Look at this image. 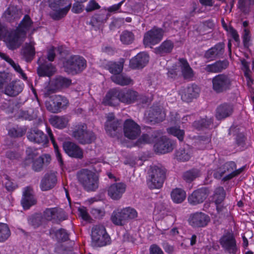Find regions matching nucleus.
I'll return each instance as SVG.
<instances>
[{
    "instance_id": "nucleus-55",
    "label": "nucleus",
    "mask_w": 254,
    "mask_h": 254,
    "mask_svg": "<svg viewBox=\"0 0 254 254\" xmlns=\"http://www.w3.org/2000/svg\"><path fill=\"white\" fill-rule=\"evenodd\" d=\"M167 131L170 134L176 136L180 141L183 140L185 135L184 130L181 129L179 127H173L167 128Z\"/></svg>"
},
{
    "instance_id": "nucleus-35",
    "label": "nucleus",
    "mask_w": 254,
    "mask_h": 254,
    "mask_svg": "<svg viewBox=\"0 0 254 254\" xmlns=\"http://www.w3.org/2000/svg\"><path fill=\"white\" fill-rule=\"evenodd\" d=\"M55 72V67L51 63L47 62L42 64L37 68V73L40 76H52Z\"/></svg>"
},
{
    "instance_id": "nucleus-49",
    "label": "nucleus",
    "mask_w": 254,
    "mask_h": 254,
    "mask_svg": "<svg viewBox=\"0 0 254 254\" xmlns=\"http://www.w3.org/2000/svg\"><path fill=\"white\" fill-rule=\"evenodd\" d=\"M49 121L53 126L60 129L65 127L68 122L64 117L57 116L51 118Z\"/></svg>"
},
{
    "instance_id": "nucleus-63",
    "label": "nucleus",
    "mask_w": 254,
    "mask_h": 254,
    "mask_svg": "<svg viewBox=\"0 0 254 254\" xmlns=\"http://www.w3.org/2000/svg\"><path fill=\"white\" fill-rule=\"evenodd\" d=\"M6 182L5 183V188L8 191H13L17 187V185L14 182L9 180L8 176H6Z\"/></svg>"
},
{
    "instance_id": "nucleus-46",
    "label": "nucleus",
    "mask_w": 254,
    "mask_h": 254,
    "mask_svg": "<svg viewBox=\"0 0 254 254\" xmlns=\"http://www.w3.org/2000/svg\"><path fill=\"white\" fill-rule=\"evenodd\" d=\"M173 201L177 203L182 202L186 198V192L181 189L176 188L173 190L171 194Z\"/></svg>"
},
{
    "instance_id": "nucleus-51",
    "label": "nucleus",
    "mask_w": 254,
    "mask_h": 254,
    "mask_svg": "<svg viewBox=\"0 0 254 254\" xmlns=\"http://www.w3.org/2000/svg\"><path fill=\"white\" fill-rule=\"evenodd\" d=\"M226 193L222 187L217 188L214 192L213 199L216 204H220L225 198Z\"/></svg>"
},
{
    "instance_id": "nucleus-7",
    "label": "nucleus",
    "mask_w": 254,
    "mask_h": 254,
    "mask_svg": "<svg viewBox=\"0 0 254 254\" xmlns=\"http://www.w3.org/2000/svg\"><path fill=\"white\" fill-rule=\"evenodd\" d=\"M67 0H49V7L52 9L50 16L54 20H58L64 17L71 7V3L66 5Z\"/></svg>"
},
{
    "instance_id": "nucleus-11",
    "label": "nucleus",
    "mask_w": 254,
    "mask_h": 254,
    "mask_svg": "<svg viewBox=\"0 0 254 254\" xmlns=\"http://www.w3.org/2000/svg\"><path fill=\"white\" fill-rule=\"evenodd\" d=\"M164 31L161 28L153 27L146 32L143 37V44L145 46L155 45L159 43L162 39Z\"/></svg>"
},
{
    "instance_id": "nucleus-5",
    "label": "nucleus",
    "mask_w": 254,
    "mask_h": 254,
    "mask_svg": "<svg viewBox=\"0 0 254 254\" xmlns=\"http://www.w3.org/2000/svg\"><path fill=\"white\" fill-rule=\"evenodd\" d=\"M233 80L229 75L220 73L211 79L212 89L216 94H221L231 89Z\"/></svg>"
},
{
    "instance_id": "nucleus-62",
    "label": "nucleus",
    "mask_w": 254,
    "mask_h": 254,
    "mask_svg": "<svg viewBox=\"0 0 254 254\" xmlns=\"http://www.w3.org/2000/svg\"><path fill=\"white\" fill-rule=\"evenodd\" d=\"M11 80L8 73L0 72V89L2 88L4 84L9 82Z\"/></svg>"
},
{
    "instance_id": "nucleus-20",
    "label": "nucleus",
    "mask_w": 254,
    "mask_h": 254,
    "mask_svg": "<svg viewBox=\"0 0 254 254\" xmlns=\"http://www.w3.org/2000/svg\"><path fill=\"white\" fill-rule=\"evenodd\" d=\"M64 152L70 157L82 159L83 157L82 149L76 143L71 141H65L63 143Z\"/></svg>"
},
{
    "instance_id": "nucleus-8",
    "label": "nucleus",
    "mask_w": 254,
    "mask_h": 254,
    "mask_svg": "<svg viewBox=\"0 0 254 254\" xmlns=\"http://www.w3.org/2000/svg\"><path fill=\"white\" fill-rule=\"evenodd\" d=\"M68 101L66 97L60 95H55L50 97L49 101L45 102V106L48 111L53 113L61 112L62 109L66 108Z\"/></svg>"
},
{
    "instance_id": "nucleus-39",
    "label": "nucleus",
    "mask_w": 254,
    "mask_h": 254,
    "mask_svg": "<svg viewBox=\"0 0 254 254\" xmlns=\"http://www.w3.org/2000/svg\"><path fill=\"white\" fill-rule=\"evenodd\" d=\"M111 220L114 224L118 226H123L127 223L123 209L114 211L111 216Z\"/></svg>"
},
{
    "instance_id": "nucleus-41",
    "label": "nucleus",
    "mask_w": 254,
    "mask_h": 254,
    "mask_svg": "<svg viewBox=\"0 0 254 254\" xmlns=\"http://www.w3.org/2000/svg\"><path fill=\"white\" fill-rule=\"evenodd\" d=\"M115 91H119V90L114 89L107 93L103 101L106 105L114 106L118 104L119 96L114 94Z\"/></svg>"
},
{
    "instance_id": "nucleus-54",
    "label": "nucleus",
    "mask_w": 254,
    "mask_h": 254,
    "mask_svg": "<svg viewBox=\"0 0 254 254\" xmlns=\"http://www.w3.org/2000/svg\"><path fill=\"white\" fill-rule=\"evenodd\" d=\"M10 235V231L7 225L0 223V242L7 240Z\"/></svg>"
},
{
    "instance_id": "nucleus-29",
    "label": "nucleus",
    "mask_w": 254,
    "mask_h": 254,
    "mask_svg": "<svg viewBox=\"0 0 254 254\" xmlns=\"http://www.w3.org/2000/svg\"><path fill=\"white\" fill-rule=\"evenodd\" d=\"M179 66L180 67L182 75L185 79L190 80L194 76V72L190 66L187 60L180 59Z\"/></svg>"
},
{
    "instance_id": "nucleus-23",
    "label": "nucleus",
    "mask_w": 254,
    "mask_h": 254,
    "mask_svg": "<svg viewBox=\"0 0 254 254\" xmlns=\"http://www.w3.org/2000/svg\"><path fill=\"white\" fill-rule=\"evenodd\" d=\"M148 61V55L144 52H140L130 60L129 66L133 69L142 68L147 64Z\"/></svg>"
},
{
    "instance_id": "nucleus-34",
    "label": "nucleus",
    "mask_w": 254,
    "mask_h": 254,
    "mask_svg": "<svg viewBox=\"0 0 254 254\" xmlns=\"http://www.w3.org/2000/svg\"><path fill=\"white\" fill-rule=\"evenodd\" d=\"M33 24V22L29 15L26 14L20 21L16 30L22 35L26 36V33L30 30Z\"/></svg>"
},
{
    "instance_id": "nucleus-16",
    "label": "nucleus",
    "mask_w": 254,
    "mask_h": 254,
    "mask_svg": "<svg viewBox=\"0 0 254 254\" xmlns=\"http://www.w3.org/2000/svg\"><path fill=\"white\" fill-rule=\"evenodd\" d=\"M200 89L195 84H191L179 91L182 100L186 102H190L193 99L196 98L199 95Z\"/></svg>"
},
{
    "instance_id": "nucleus-12",
    "label": "nucleus",
    "mask_w": 254,
    "mask_h": 254,
    "mask_svg": "<svg viewBox=\"0 0 254 254\" xmlns=\"http://www.w3.org/2000/svg\"><path fill=\"white\" fill-rule=\"evenodd\" d=\"M25 36L22 35L16 29L7 34L5 37V43L7 48L12 51L19 48L24 42Z\"/></svg>"
},
{
    "instance_id": "nucleus-10",
    "label": "nucleus",
    "mask_w": 254,
    "mask_h": 254,
    "mask_svg": "<svg viewBox=\"0 0 254 254\" xmlns=\"http://www.w3.org/2000/svg\"><path fill=\"white\" fill-rule=\"evenodd\" d=\"M243 170L242 167L239 169H236V164L233 161H230L225 163L222 168V170H220L214 174L215 178L220 179L224 174L228 173L223 179L224 182L229 181L233 177L240 174Z\"/></svg>"
},
{
    "instance_id": "nucleus-47",
    "label": "nucleus",
    "mask_w": 254,
    "mask_h": 254,
    "mask_svg": "<svg viewBox=\"0 0 254 254\" xmlns=\"http://www.w3.org/2000/svg\"><path fill=\"white\" fill-rule=\"evenodd\" d=\"M120 38L122 44L128 45L133 42L135 40V35L132 31L126 30L122 32Z\"/></svg>"
},
{
    "instance_id": "nucleus-21",
    "label": "nucleus",
    "mask_w": 254,
    "mask_h": 254,
    "mask_svg": "<svg viewBox=\"0 0 254 254\" xmlns=\"http://www.w3.org/2000/svg\"><path fill=\"white\" fill-rule=\"evenodd\" d=\"M224 43H218L205 52L204 57L210 61L222 58L224 53Z\"/></svg>"
},
{
    "instance_id": "nucleus-6",
    "label": "nucleus",
    "mask_w": 254,
    "mask_h": 254,
    "mask_svg": "<svg viewBox=\"0 0 254 254\" xmlns=\"http://www.w3.org/2000/svg\"><path fill=\"white\" fill-rule=\"evenodd\" d=\"M91 243L94 247H101L109 245L111 238L102 225H95L91 231Z\"/></svg>"
},
{
    "instance_id": "nucleus-58",
    "label": "nucleus",
    "mask_w": 254,
    "mask_h": 254,
    "mask_svg": "<svg viewBox=\"0 0 254 254\" xmlns=\"http://www.w3.org/2000/svg\"><path fill=\"white\" fill-rule=\"evenodd\" d=\"M66 219V216L63 209L57 207L55 208L53 220L56 223H59Z\"/></svg>"
},
{
    "instance_id": "nucleus-57",
    "label": "nucleus",
    "mask_w": 254,
    "mask_h": 254,
    "mask_svg": "<svg viewBox=\"0 0 254 254\" xmlns=\"http://www.w3.org/2000/svg\"><path fill=\"white\" fill-rule=\"evenodd\" d=\"M123 210L127 223L129 220L134 219L137 216V213L134 208L128 207L123 208Z\"/></svg>"
},
{
    "instance_id": "nucleus-61",
    "label": "nucleus",
    "mask_w": 254,
    "mask_h": 254,
    "mask_svg": "<svg viewBox=\"0 0 254 254\" xmlns=\"http://www.w3.org/2000/svg\"><path fill=\"white\" fill-rule=\"evenodd\" d=\"M57 88L54 86L53 81H52L48 86H47L43 90V95L44 97H49L51 94L55 93L57 91Z\"/></svg>"
},
{
    "instance_id": "nucleus-56",
    "label": "nucleus",
    "mask_w": 254,
    "mask_h": 254,
    "mask_svg": "<svg viewBox=\"0 0 254 254\" xmlns=\"http://www.w3.org/2000/svg\"><path fill=\"white\" fill-rule=\"evenodd\" d=\"M26 131V129L25 128L17 127L10 128L8 130V134L11 137H19L25 134Z\"/></svg>"
},
{
    "instance_id": "nucleus-24",
    "label": "nucleus",
    "mask_w": 254,
    "mask_h": 254,
    "mask_svg": "<svg viewBox=\"0 0 254 254\" xmlns=\"http://www.w3.org/2000/svg\"><path fill=\"white\" fill-rule=\"evenodd\" d=\"M126 185L123 183H115L111 185L108 190V195L114 200L120 199L125 192Z\"/></svg>"
},
{
    "instance_id": "nucleus-36",
    "label": "nucleus",
    "mask_w": 254,
    "mask_h": 254,
    "mask_svg": "<svg viewBox=\"0 0 254 254\" xmlns=\"http://www.w3.org/2000/svg\"><path fill=\"white\" fill-rule=\"evenodd\" d=\"M111 79L116 84L123 86L133 83V80L129 76L123 73L113 75L111 76Z\"/></svg>"
},
{
    "instance_id": "nucleus-26",
    "label": "nucleus",
    "mask_w": 254,
    "mask_h": 254,
    "mask_svg": "<svg viewBox=\"0 0 254 254\" xmlns=\"http://www.w3.org/2000/svg\"><path fill=\"white\" fill-rule=\"evenodd\" d=\"M57 179L54 173L46 174L41 181L40 188L42 191H47L53 188L56 185Z\"/></svg>"
},
{
    "instance_id": "nucleus-60",
    "label": "nucleus",
    "mask_w": 254,
    "mask_h": 254,
    "mask_svg": "<svg viewBox=\"0 0 254 254\" xmlns=\"http://www.w3.org/2000/svg\"><path fill=\"white\" fill-rule=\"evenodd\" d=\"M42 216L40 214H35L31 216L28 219V223L34 228L40 226L42 222Z\"/></svg>"
},
{
    "instance_id": "nucleus-38",
    "label": "nucleus",
    "mask_w": 254,
    "mask_h": 254,
    "mask_svg": "<svg viewBox=\"0 0 254 254\" xmlns=\"http://www.w3.org/2000/svg\"><path fill=\"white\" fill-rule=\"evenodd\" d=\"M192 149L188 145L179 148L176 152L177 160L181 161H188L191 156Z\"/></svg>"
},
{
    "instance_id": "nucleus-52",
    "label": "nucleus",
    "mask_w": 254,
    "mask_h": 254,
    "mask_svg": "<svg viewBox=\"0 0 254 254\" xmlns=\"http://www.w3.org/2000/svg\"><path fill=\"white\" fill-rule=\"evenodd\" d=\"M47 133L50 138V139H51L52 143L53 144V145L54 147L55 152L56 154L57 159L58 161H59V162L60 163L61 166H62L64 164L63 160V159L62 157V155L59 151L58 145L56 143V141L54 139V135L52 133V131L51 129L48 127L47 128Z\"/></svg>"
},
{
    "instance_id": "nucleus-13",
    "label": "nucleus",
    "mask_w": 254,
    "mask_h": 254,
    "mask_svg": "<svg viewBox=\"0 0 254 254\" xmlns=\"http://www.w3.org/2000/svg\"><path fill=\"white\" fill-rule=\"evenodd\" d=\"M114 94L119 96V101L126 104L134 103L138 97V93L131 89L124 88L115 91Z\"/></svg>"
},
{
    "instance_id": "nucleus-22",
    "label": "nucleus",
    "mask_w": 254,
    "mask_h": 254,
    "mask_svg": "<svg viewBox=\"0 0 254 254\" xmlns=\"http://www.w3.org/2000/svg\"><path fill=\"white\" fill-rule=\"evenodd\" d=\"M233 112L234 106L232 104L224 103L217 107L215 116L217 120H221L230 117Z\"/></svg>"
},
{
    "instance_id": "nucleus-3",
    "label": "nucleus",
    "mask_w": 254,
    "mask_h": 254,
    "mask_svg": "<svg viewBox=\"0 0 254 254\" xmlns=\"http://www.w3.org/2000/svg\"><path fill=\"white\" fill-rule=\"evenodd\" d=\"M63 64L64 71L73 75L80 73L87 66L85 59L79 55L71 56L65 60Z\"/></svg>"
},
{
    "instance_id": "nucleus-18",
    "label": "nucleus",
    "mask_w": 254,
    "mask_h": 254,
    "mask_svg": "<svg viewBox=\"0 0 254 254\" xmlns=\"http://www.w3.org/2000/svg\"><path fill=\"white\" fill-rule=\"evenodd\" d=\"M174 147V143L173 141L166 136H162L154 144V148L155 152L165 154L172 151Z\"/></svg>"
},
{
    "instance_id": "nucleus-31",
    "label": "nucleus",
    "mask_w": 254,
    "mask_h": 254,
    "mask_svg": "<svg viewBox=\"0 0 254 254\" xmlns=\"http://www.w3.org/2000/svg\"><path fill=\"white\" fill-rule=\"evenodd\" d=\"M36 200L34 198L30 188H26L23 192L21 204L24 209H28L31 206L35 204Z\"/></svg>"
},
{
    "instance_id": "nucleus-28",
    "label": "nucleus",
    "mask_w": 254,
    "mask_h": 254,
    "mask_svg": "<svg viewBox=\"0 0 254 254\" xmlns=\"http://www.w3.org/2000/svg\"><path fill=\"white\" fill-rule=\"evenodd\" d=\"M228 65L229 62L227 60H219L212 64L206 65L204 69L207 72L219 73L225 69Z\"/></svg>"
},
{
    "instance_id": "nucleus-48",
    "label": "nucleus",
    "mask_w": 254,
    "mask_h": 254,
    "mask_svg": "<svg viewBox=\"0 0 254 254\" xmlns=\"http://www.w3.org/2000/svg\"><path fill=\"white\" fill-rule=\"evenodd\" d=\"M122 122L121 120L113 121L109 124V126L105 125V129L107 133L111 136L115 135L116 132L121 130Z\"/></svg>"
},
{
    "instance_id": "nucleus-1",
    "label": "nucleus",
    "mask_w": 254,
    "mask_h": 254,
    "mask_svg": "<svg viewBox=\"0 0 254 254\" xmlns=\"http://www.w3.org/2000/svg\"><path fill=\"white\" fill-rule=\"evenodd\" d=\"M79 183L87 191H95L99 187V179L96 174L87 169H82L76 173Z\"/></svg>"
},
{
    "instance_id": "nucleus-50",
    "label": "nucleus",
    "mask_w": 254,
    "mask_h": 254,
    "mask_svg": "<svg viewBox=\"0 0 254 254\" xmlns=\"http://www.w3.org/2000/svg\"><path fill=\"white\" fill-rule=\"evenodd\" d=\"M201 175L200 171L197 169H192L184 173L183 179L188 183H190Z\"/></svg>"
},
{
    "instance_id": "nucleus-30",
    "label": "nucleus",
    "mask_w": 254,
    "mask_h": 254,
    "mask_svg": "<svg viewBox=\"0 0 254 254\" xmlns=\"http://www.w3.org/2000/svg\"><path fill=\"white\" fill-rule=\"evenodd\" d=\"M34 43L30 42L26 43L21 49L20 54L27 62H30L35 55V50L34 47Z\"/></svg>"
},
{
    "instance_id": "nucleus-14",
    "label": "nucleus",
    "mask_w": 254,
    "mask_h": 254,
    "mask_svg": "<svg viewBox=\"0 0 254 254\" xmlns=\"http://www.w3.org/2000/svg\"><path fill=\"white\" fill-rule=\"evenodd\" d=\"M124 132L126 137L130 139H135L140 134V127L131 119L126 120L124 124Z\"/></svg>"
},
{
    "instance_id": "nucleus-40",
    "label": "nucleus",
    "mask_w": 254,
    "mask_h": 254,
    "mask_svg": "<svg viewBox=\"0 0 254 254\" xmlns=\"http://www.w3.org/2000/svg\"><path fill=\"white\" fill-rule=\"evenodd\" d=\"M174 43L171 40H165L157 48L155 49L156 53L164 55L170 53L173 48Z\"/></svg>"
},
{
    "instance_id": "nucleus-2",
    "label": "nucleus",
    "mask_w": 254,
    "mask_h": 254,
    "mask_svg": "<svg viewBox=\"0 0 254 254\" xmlns=\"http://www.w3.org/2000/svg\"><path fill=\"white\" fill-rule=\"evenodd\" d=\"M147 183L150 189L161 188L166 178V169L157 166H151L147 172Z\"/></svg>"
},
{
    "instance_id": "nucleus-9",
    "label": "nucleus",
    "mask_w": 254,
    "mask_h": 254,
    "mask_svg": "<svg viewBox=\"0 0 254 254\" xmlns=\"http://www.w3.org/2000/svg\"><path fill=\"white\" fill-rule=\"evenodd\" d=\"M31 148H28L26 149L27 158L29 160L32 161V169L35 172H40L43 169L44 165H47L51 160V156L49 154H45L36 158L37 153L34 152Z\"/></svg>"
},
{
    "instance_id": "nucleus-43",
    "label": "nucleus",
    "mask_w": 254,
    "mask_h": 254,
    "mask_svg": "<svg viewBox=\"0 0 254 254\" xmlns=\"http://www.w3.org/2000/svg\"><path fill=\"white\" fill-rule=\"evenodd\" d=\"M124 59H121L119 64L115 62H109L106 65L108 70L113 75L120 73L123 69Z\"/></svg>"
},
{
    "instance_id": "nucleus-4",
    "label": "nucleus",
    "mask_w": 254,
    "mask_h": 254,
    "mask_svg": "<svg viewBox=\"0 0 254 254\" xmlns=\"http://www.w3.org/2000/svg\"><path fill=\"white\" fill-rule=\"evenodd\" d=\"M72 136L81 144H90L96 138L95 133L88 129L87 125L84 123H80L75 127L72 132Z\"/></svg>"
},
{
    "instance_id": "nucleus-42",
    "label": "nucleus",
    "mask_w": 254,
    "mask_h": 254,
    "mask_svg": "<svg viewBox=\"0 0 254 254\" xmlns=\"http://www.w3.org/2000/svg\"><path fill=\"white\" fill-rule=\"evenodd\" d=\"M158 132H154L151 135L143 134L136 141V145L140 147L142 144L151 143L154 142L155 139L158 137Z\"/></svg>"
},
{
    "instance_id": "nucleus-19",
    "label": "nucleus",
    "mask_w": 254,
    "mask_h": 254,
    "mask_svg": "<svg viewBox=\"0 0 254 254\" xmlns=\"http://www.w3.org/2000/svg\"><path fill=\"white\" fill-rule=\"evenodd\" d=\"M220 243L225 251L230 254H236L238 248L236 240L232 234L224 235L220 240Z\"/></svg>"
},
{
    "instance_id": "nucleus-15",
    "label": "nucleus",
    "mask_w": 254,
    "mask_h": 254,
    "mask_svg": "<svg viewBox=\"0 0 254 254\" xmlns=\"http://www.w3.org/2000/svg\"><path fill=\"white\" fill-rule=\"evenodd\" d=\"M189 224L193 228L206 226L210 221L209 216L202 212H196L190 214L188 220Z\"/></svg>"
},
{
    "instance_id": "nucleus-44",
    "label": "nucleus",
    "mask_w": 254,
    "mask_h": 254,
    "mask_svg": "<svg viewBox=\"0 0 254 254\" xmlns=\"http://www.w3.org/2000/svg\"><path fill=\"white\" fill-rule=\"evenodd\" d=\"M213 124V120L211 118H203L195 121L193 122V127L197 130H201L207 128Z\"/></svg>"
},
{
    "instance_id": "nucleus-17",
    "label": "nucleus",
    "mask_w": 254,
    "mask_h": 254,
    "mask_svg": "<svg viewBox=\"0 0 254 254\" xmlns=\"http://www.w3.org/2000/svg\"><path fill=\"white\" fill-rule=\"evenodd\" d=\"M210 191L206 187H203L193 191L188 197V201L192 205L201 203L207 198Z\"/></svg>"
},
{
    "instance_id": "nucleus-33",
    "label": "nucleus",
    "mask_w": 254,
    "mask_h": 254,
    "mask_svg": "<svg viewBox=\"0 0 254 254\" xmlns=\"http://www.w3.org/2000/svg\"><path fill=\"white\" fill-rule=\"evenodd\" d=\"M23 90V84L19 82L12 81L5 88L4 93L9 96H15Z\"/></svg>"
},
{
    "instance_id": "nucleus-53",
    "label": "nucleus",
    "mask_w": 254,
    "mask_h": 254,
    "mask_svg": "<svg viewBox=\"0 0 254 254\" xmlns=\"http://www.w3.org/2000/svg\"><path fill=\"white\" fill-rule=\"evenodd\" d=\"M254 4V0H239L238 8L245 14L251 10V6Z\"/></svg>"
},
{
    "instance_id": "nucleus-27",
    "label": "nucleus",
    "mask_w": 254,
    "mask_h": 254,
    "mask_svg": "<svg viewBox=\"0 0 254 254\" xmlns=\"http://www.w3.org/2000/svg\"><path fill=\"white\" fill-rule=\"evenodd\" d=\"M22 14L20 9L15 6H10L4 11L2 16L6 21L12 22L20 19Z\"/></svg>"
},
{
    "instance_id": "nucleus-37",
    "label": "nucleus",
    "mask_w": 254,
    "mask_h": 254,
    "mask_svg": "<svg viewBox=\"0 0 254 254\" xmlns=\"http://www.w3.org/2000/svg\"><path fill=\"white\" fill-rule=\"evenodd\" d=\"M107 18L105 13H99L92 17L89 24L95 30H97L100 28L101 25L106 21Z\"/></svg>"
},
{
    "instance_id": "nucleus-25",
    "label": "nucleus",
    "mask_w": 254,
    "mask_h": 254,
    "mask_svg": "<svg viewBox=\"0 0 254 254\" xmlns=\"http://www.w3.org/2000/svg\"><path fill=\"white\" fill-rule=\"evenodd\" d=\"M27 137L29 141L38 144L45 143L48 141L46 135L37 128L30 129L27 133Z\"/></svg>"
},
{
    "instance_id": "nucleus-64",
    "label": "nucleus",
    "mask_w": 254,
    "mask_h": 254,
    "mask_svg": "<svg viewBox=\"0 0 254 254\" xmlns=\"http://www.w3.org/2000/svg\"><path fill=\"white\" fill-rule=\"evenodd\" d=\"M126 0H122L117 4H114L109 7L107 9L108 11L110 13H117L120 12V9H121V6L125 2Z\"/></svg>"
},
{
    "instance_id": "nucleus-59",
    "label": "nucleus",
    "mask_w": 254,
    "mask_h": 254,
    "mask_svg": "<svg viewBox=\"0 0 254 254\" xmlns=\"http://www.w3.org/2000/svg\"><path fill=\"white\" fill-rule=\"evenodd\" d=\"M57 240L59 242H65L69 240V234L67 231L61 228L55 232Z\"/></svg>"
},
{
    "instance_id": "nucleus-45",
    "label": "nucleus",
    "mask_w": 254,
    "mask_h": 254,
    "mask_svg": "<svg viewBox=\"0 0 254 254\" xmlns=\"http://www.w3.org/2000/svg\"><path fill=\"white\" fill-rule=\"evenodd\" d=\"M52 81L57 90L67 88L71 84V80L70 79L63 76H59Z\"/></svg>"
},
{
    "instance_id": "nucleus-32",
    "label": "nucleus",
    "mask_w": 254,
    "mask_h": 254,
    "mask_svg": "<svg viewBox=\"0 0 254 254\" xmlns=\"http://www.w3.org/2000/svg\"><path fill=\"white\" fill-rule=\"evenodd\" d=\"M148 117L151 122L159 123L164 120L165 115L160 107L153 106L149 111Z\"/></svg>"
}]
</instances>
